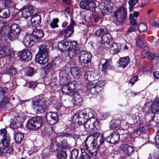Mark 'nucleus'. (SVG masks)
<instances>
[{
    "mask_svg": "<svg viewBox=\"0 0 159 159\" xmlns=\"http://www.w3.org/2000/svg\"><path fill=\"white\" fill-rule=\"evenodd\" d=\"M127 16V9L123 7H120L114 12L113 21L117 25L123 24Z\"/></svg>",
    "mask_w": 159,
    "mask_h": 159,
    "instance_id": "1",
    "label": "nucleus"
},
{
    "mask_svg": "<svg viewBox=\"0 0 159 159\" xmlns=\"http://www.w3.org/2000/svg\"><path fill=\"white\" fill-rule=\"evenodd\" d=\"M48 49L46 46L41 44L39 50L36 55V61L41 64L44 65L47 62L48 60Z\"/></svg>",
    "mask_w": 159,
    "mask_h": 159,
    "instance_id": "2",
    "label": "nucleus"
},
{
    "mask_svg": "<svg viewBox=\"0 0 159 159\" xmlns=\"http://www.w3.org/2000/svg\"><path fill=\"white\" fill-rule=\"evenodd\" d=\"M43 120L40 117H34L28 120L26 127L29 129L37 130L41 126Z\"/></svg>",
    "mask_w": 159,
    "mask_h": 159,
    "instance_id": "3",
    "label": "nucleus"
},
{
    "mask_svg": "<svg viewBox=\"0 0 159 159\" xmlns=\"http://www.w3.org/2000/svg\"><path fill=\"white\" fill-rule=\"evenodd\" d=\"M91 54L85 51H81L80 53L79 58L81 65L86 67L90 66L91 65Z\"/></svg>",
    "mask_w": 159,
    "mask_h": 159,
    "instance_id": "4",
    "label": "nucleus"
},
{
    "mask_svg": "<svg viewBox=\"0 0 159 159\" xmlns=\"http://www.w3.org/2000/svg\"><path fill=\"white\" fill-rule=\"evenodd\" d=\"M21 32V28L18 25L12 23L10 26V30L8 33V38L11 41L18 39Z\"/></svg>",
    "mask_w": 159,
    "mask_h": 159,
    "instance_id": "5",
    "label": "nucleus"
},
{
    "mask_svg": "<svg viewBox=\"0 0 159 159\" xmlns=\"http://www.w3.org/2000/svg\"><path fill=\"white\" fill-rule=\"evenodd\" d=\"M67 95L68 96V99L72 101L74 105L79 106L83 104V99L77 91L69 93Z\"/></svg>",
    "mask_w": 159,
    "mask_h": 159,
    "instance_id": "6",
    "label": "nucleus"
},
{
    "mask_svg": "<svg viewBox=\"0 0 159 159\" xmlns=\"http://www.w3.org/2000/svg\"><path fill=\"white\" fill-rule=\"evenodd\" d=\"M32 107L37 114H41L46 108V102L43 99H39L33 102Z\"/></svg>",
    "mask_w": 159,
    "mask_h": 159,
    "instance_id": "7",
    "label": "nucleus"
},
{
    "mask_svg": "<svg viewBox=\"0 0 159 159\" xmlns=\"http://www.w3.org/2000/svg\"><path fill=\"white\" fill-rule=\"evenodd\" d=\"M0 149L8 147L10 144V137L7 134V131L3 129L0 131Z\"/></svg>",
    "mask_w": 159,
    "mask_h": 159,
    "instance_id": "8",
    "label": "nucleus"
},
{
    "mask_svg": "<svg viewBox=\"0 0 159 159\" xmlns=\"http://www.w3.org/2000/svg\"><path fill=\"white\" fill-rule=\"evenodd\" d=\"M75 25V22L73 19L71 17L69 25L65 29L60 30L59 31V35L61 36L64 35L65 38H69L73 34L74 31V26Z\"/></svg>",
    "mask_w": 159,
    "mask_h": 159,
    "instance_id": "9",
    "label": "nucleus"
},
{
    "mask_svg": "<svg viewBox=\"0 0 159 159\" xmlns=\"http://www.w3.org/2000/svg\"><path fill=\"white\" fill-rule=\"evenodd\" d=\"M80 8L84 10H89L91 11L95 10L96 4L93 0H83L79 4Z\"/></svg>",
    "mask_w": 159,
    "mask_h": 159,
    "instance_id": "10",
    "label": "nucleus"
},
{
    "mask_svg": "<svg viewBox=\"0 0 159 159\" xmlns=\"http://www.w3.org/2000/svg\"><path fill=\"white\" fill-rule=\"evenodd\" d=\"M76 44V41H65L62 40L59 42L57 44V47L60 51L62 52L68 51L71 48V45L75 46Z\"/></svg>",
    "mask_w": 159,
    "mask_h": 159,
    "instance_id": "11",
    "label": "nucleus"
},
{
    "mask_svg": "<svg viewBox=\"0 0 159 159\" xmlns=\"http://www.w3.org/2000/svg\"><path fill=\"white\" fill-rule=\"evenodd\" d=\"M20 11L21 12L22 17L25 18L31 16L35 12V10L34 7L30 5H28L23 7Z\"/></svg>",
    "mask_w": 159,
    "mask_h": 159,
    "instance_id": "12",
    "label": "nucleus"
},
{
    "mask_svg": "<svg viewBox=\"0 0 159 159\" xmlns=\"http://www.w3.org/2000/svg\"><path fill=\"white\" fill-rule=\"evenodd\" d=\"M45 118L48 123L51 125L57 123L58 121V116L57 112L48 113L46 115Z\"/></svg>",
    "mask_w": 159,
    "mask_h": 159,
    "instance_id": "13",
    "label": "nucleus"
},
{
    "mask_svg": "<svg viewBox=\"0 0 159 159\" xmlns=\"http://www.w3.org/2000/svg\"><path fill=\"white\" fill-rule=\"evenodd\" d=\"M34 37L29 34H26L23 37L22 42L26 47H30L35 44Z\"/></svg>",
    "mask_w": 159,
    "mask_h": 159,
    "instance_id": "14",
    "label": "nucleus"
},
{
    "mask_svg": "<svg viewBox=\"0 0 159 159\" xmlns=\"http://www.w3.org/2000/svg\"><path fill=\"white\" fill-rule=\"evenodd\" d=\"M24 120L21 116H17L14 117L13 120L11 121L10 127L12 129H17L20 128L22 125V122Z\"/></svg>",
    "mask_w": 159,
    "mask_h": 159,
    "instance_id": "15",
    "label": "nucleus"
},
{
    "mask_svg": "<svg viewBox=\"0 0 159 159\" xmlns=\"http://www.w3.org/2000/svg\"><path fill=\"white\" fill-rule=\"evenodd\" d=\"M120 135L116 132L111 134L109 136L105 138V140L107 142L111 144L118 143L120 140Z\"/></svg>",
    "mask_w": 159,
    "mask_h": 159,
    "instance_id": "16",
    "label": "nucleus"
},
{
    "mask_svg": "<svg viewBox=\"0 0 159 159\" xmlns=\"http://www.w3.org/2000/svg\"><path fill=\"white\" fill-rule=\"evenodd\" d=\"M3 72L5 74H8L9 75H15L16 72V69L9 64H6L2 67Z\"/></svg>",
    "mask_w": 159,
    "mask_h": 159,
    "instance_id": "17",
    "label": "nucleus"
},
{
    "mask_svg": "<svg viewBox=\"0 0 159 159\" xmlns=\"http://www.w3.org/2000/svg\"><path fill=\"white\" fill-rule=\"evenodd\" d=\"M97 143H92L90 145L88 146L85 144V149L87 150L90 154L93 156H95L97 154Z\"/></svg>",
    "mask_w": 159,
    "mask_h": 159,
    "instance_id": "18",
    "label": "nucleus"
},
{
    "mask_svg": "<svg viewBox=\"0 0 159 159\" xmlns=\"http://www.w3.org/2000/svg\"><path fill=\"white\" fill-rule=\"evenodd\" d=\"M19 55L23 61H28L31 59L32 55L29 50L25 49L19 52Z\"/></svg>",
    "mask_w": 159,
    "mask_h": 159,
    "instance_id": "19",
    "label": "nucleus"
},
{
    "mask_svg": "<svg viewBox=\"0 0 159 159\" xmlns=\"http://www.w3.org/2000/svg\"><path fill=\"white\" fill-rule=\"evenodd\" d=\"M41 19L40 15L36 14H32L30 19L32 26L35 28H37L41 23Z\"/></svg>",
    "mask_w": 159,
    "mask_h": 159,
    "instance_id": "20",
    "label": "nucleus"
},
{
    "mask_svg": "<svg viewBox=\"0 0 159 159\" xmlns=\"http://www.w3.org/2000/svg\"><path fill=\"white\" fill-rule=\"evenodd\" d=\"M119 149L124 154L128 156L132 154L134 151V149L131 146L125 143L121 145Z\"/></svg>",
    "mask_w": 159,
    "mask_h": 159,
    "instance_id": "21",
    "label": "nucleus"
},
{
    "mask_svg": "<svg viewBox=\"0 0 159 159\" xmlns=\"http://www.w3.org/2000/svg\"><path fill=\"white\" fill-rule=\"evenodd\" d=\"M86 111H82L80 112L78 115V123L80 125H84L87 121V117H86Z\"/></svg>",
    "mask_w": 159,
    "mask_h": 159,
    "instance_id": "22",
    "label": "nucleus"
},
{
    "mask_svg": "<svg viewBox=\"0 0 159 159\" xmlns=\"http://www.w3.org/2000/svg\"><path fill=\"white\" fill-rule=\"evenodd\" d=\"M81 69L79 67H73L70 69L71 74L75 79L78 78L81 76Z\"/></svg>",
    "mask_w": 159,
    "mask_h": 159,
    "instance_id": "23",
    "label": "nucleus"
},
{
    "mask_svg": "<svg viewBox=\"0 0 159 159\" xmlns=\"http://www.w3.org/2000/svg\"><path fill=\"white\" fill-rule=\"evenodd\" d=\"M32 35L34 37L35 41H38L43 37L44 33L41 30L36 29L33 31Z\"/></svg>",
    "mask_w": 159,
    "mask_h": 159,
    "instance_id": "24",
    "label": "nucleus"
},
{
    "mask_svg": "<svg viewBox=\"0 0 159 159\" xmlns=\"http://www.w3.org/2000/svg\"><path fill=\"white\" fill-rule=\"evenodd\" d=\"M109 5L107 4L105 7V4L103 2L99 4V8L101 10V12L103 15H107L110 13L111 7H108Z\"/></svg>",
    "mask_w": 159,
    "mask_h": 159,
    "instance_id": "25",
    "label": "nucleus"
},
{
    "mask_svg": "<svg viewBox=\"0 0 159 159\" xmlns=\"http://www.w3.org/2000/svg\"><path fill=\"white\" fill-rule=\"evenodd\" d=\"M110 52L113 54H116L120 51V46L116 43L112 42L110 44L109 46Z\"/></svg>",
    "mask_w": 159,
    "mask_h": 159,
    "instance_id": "26",
    "label": "nucleus"
},
{
    "mask_svg": "<svg viewBox=\"0 0 159 159\" xmlns=\"http://www.w3.org/2000/svg\"><path fill=\"white\" fill-rule=\"evenodd\" d=\"M78 44L77 42L76 41V44L75 46H73L71 45V48H70L69 50L68 51L69 52L68 55L70 58H72L75 57L76 54L78 53L79 51L77 49L76 46Z\"/></svg>",
    "mask_w": 159,
    "mask_h": 159,
    "instance_id": "27",
    "label": "nucleus"
},
{
    "mask_svg": "<svg viewBox=\"0 0 159 159\" xmlns=\"http://www.w3.org/2000/svg\"><path fill=\"white\" fill-rule=\"evenodd\" d=\"M77 84V82L75 81L69 82L68 87H66V90H64V89L62 88L61 91L68 95L69 93H71L73 91H72L71 89L74 88L75 87V86Z\"/></svg>",
    "mask_w": 159,
    "mask_h": 159,
    "instance_id": "28",
    "label": "nucleus"
},
{
    "mask_svg": "<svg viewBox=\"0 0 159 159\" xmlns=\"http://www.w3.org/2000/svg\"><path fill=\"white\" fill-rule=\"evenodd\" d=\"M104 62L102 64V70L105 72L108 69H110L111 67L112 63V59L111 58L104 59Z\"/></svg>",
    "mask_w": 159,
    "mask_h": 159,
    "instance_id": "29",
    "label": "nucleus"
},
{
    "mask_svg": "<svg viewBox=\"0 0 159 159\" xmlns=\"http://www.w3.org/2000/svg\"><path fill=\"white\" fill-rule=\"evenodd\" d=\"M129 60L128 57H120L119 59V64L120 66L123 68H125L129 63Z\"/></svg>",
    "mask_w": 159,
    "mask_h": 159,
    "instance_id": "30",
    "label": "nucleus"
},
{
    "mask_svg": "<svg viewBox=\"0 0 159 159\" xmlns=\"http://www.w3.org/2000/svg\"><path fill=\"white\" fill-rule=\"evenodd\" d=\"M14 138L16 143H20L24 138V135L23 134L17 131L14 133Z\"/></svg>",
    "mask_w": 159,
    "mask_h": 159,
    "instance_id": "31",
    "label": "nucleus"
},
{
    "mask_svg": "<svg viewBox=\"0 0 159 159\" xmlns=\"http://www.w3.org/2000/svg\"><path fill=\"white\" fill-rule=\"evenodd\" d=\"M9 51V48L7 46L5 45L0 46V58L7 56Z\"/></svg>",
    "mask_w": 159,
    "mask_h": 159,
    "instance_id": "32",
    "label": "nucleus"
},
{
    "mask_svg": "<svg viewBox=\"0 0 159 159\" xmlns=\"http://www.w3.org/2000/svg\"><path fill=\"white\" fill-rule=\"evenodd\" d=\"M159 111V99L156 100L151 106V111L153 113H155Z\"/></svg>",
    "mask_w": 159,
    "mask_h": 159,
    "instance_id": "33",
    "label": "nucleus"
},
{
    "mask_svg": "<svg viewBox=\"0 0 159 159\" xmlns=\"http://www.w3.org/2000/svg\"><path fill=\"white\" fill-rule=\"evenodd\" d=\"M10 15V11L7 8H2L0 10V17L2 18H8Z\"/></svg>",
    "mask_w": 159,
    "mask_h": 159,
    "instance_id": "34",
    "label": "nucleus"
},
{
    "mask_svg": "<svg viewBox=\"0 0 159 159\" xmlns=\"http://www.w3.org/2000/svg\"><path fill=\"white\" fill-rule=\"evenodd\" d=\"M108 32L106 29L101 28L96 30L95 32V34L97 36L102 37L105 34H107Z\"/></svg>",
    "mask_w": 159,
    "mask_h": 159,
    "instance_id": "35",
    "label": "nucleus"
},
{
    "mask_svg": "<svg viewBox=\"0 0 159 159\" xmlns=\"http://www.w3.org/2000/svg\"><path fill=\"white\" fill-rule=\"evenodd\" d=\"M146 44V42L144 40L142 39L140 35H139L136 39V45L140 48L143 47Z\"/></svg>",
    "mask_w": 159,
    "mask_h": 159,
    "instance_id": "36",
    "label": "nucleus"
},
{
    "mask_svg": "<svg viewBox=\"0 0 159 159\" xmlns=\"http://www.w3.org/2000/svg\"><path fill=\"white\" fill-rule=\"evenodd\" d=\"M101 39L102 42L107 43L109 44L112 42L111 36L108 34V33L102 36Z\"/></svg>",
    "mask_w": 159,
    "mask_h": 159,
    "instance_id": "37",
    "label": "nucleus"
},
{
    "mask_svg": "<svg viewBox=\"0 0 159 159\" xmlns=\"http://www.w3.org/2000/svg\"><path fill=\"white\" fill-rule=\"evenodd\" d=\"M59 82L61 85L64 86L62 88L64 89V90H66V87H68L69 82L67 78L64 77L61 78Z\"/></svg>",
    "mask_w": 159,
    "mask_h": 159,
    "instance_id": "38",
    "label": "nucleus"
},
{
    "mask_svg": "<svg viewBox=\"0 0 159 159\" xmlns=\"http://www.w3.org/2000/svg\"><path fill=\"white\" fill-rule=\"evenodd\" d=\"M13 151V149L11 148H8V147L6 148H3L0 149V155L2 156H5L6 155V153H10Z\"/></svg>",
    "mask_w": 159,
    "mask_h": 159,
    "instance_id": "39",
    "label": "nucleus"
},
{
    "mask_svg": "<svg viewBox=\"0 0 159 159\" xmlns=\"http://www.w3.org/2000/svg\"><path fill=\"white\" fill-rule=\"evenodd\" d=\"M99 136V133H96L89 135L88 139H93V141L92 143H97V141L98 140Z\"/></svg>",
    "mask_w": 159,
    "mask_h": 159,
    "instance_id": "40",
    "label": "nucleus"
},
{
    "mask_svg": "<svg viewBox=\"0 0 159 159\" xmlns=\"http://www.w3.org/2000/svg\"><path fill=\"white\" fill-rule=\"evenodd\" d=\"M159 58V53H151L148 57V60L152 61L153 60H157Z\"/></svg>",
    "mask_w": 159,
    "mask_h": 159,
    "instance_id": "41",
    "label": "nucleus"
},
{
    "mask_svg": "<svg viewBox=\"0 0 159 159\" xmlns=\"http://www.w3.org/2000/svg\"><path fill=\"white\" fill-rule=\"evenodd\" d=\"M149 159H159V152L154 151L151 152L149 155Z\"/></svg>",
    "mask_w": 159,
    "mask_h": 159,
    "instance_id": "42",
    "label": "nucleus"
},
{
    "mask_svg": "<svg viewBox=\"0 0 159 159\" xmlns=\"http://www.w3.org/2000/svg\"><path fill=\"white\" fill-rule=\"evenodd\" d=\"M59 146L60 148L63 149H67L69 148L70 146L66 140L65 139H63L60 142Z\"/></svg>",
    "mask_w": 159,
    "mask_h": 159,
    "instance_id": "43",
    "label": "nucleus"
},
{
    "mask_svg": "<svg viewBox=\"0 0 159 159\" xmlns=\"http://www.w3.org/2000/svg\"><path fill=\"white\" fill-rule=\"evenodd\" d=\"M1 98V99H0V107L1 108H3L5 107L6 104L8 102V99L4 95H2Z\"/></svg>",
    "mask_w": 159,
    "mask_h": 159,
    "instance_id": "44",
    "label": "nucleus"
},
{
    "mask_svg": "<svg viewBox=\"0 0 159 159\" xmlns=\"http://www.w3.org/2000/svg\"><path fill=\"white\" fill-rule=\"evenodd\" d=\"M57 156L59 159H66L67 157L66 153L65 151L62 150L59 151L57 153Z\"/></svg>",
    "mask_w": 159,
    "mask_h": 159,
    "instance_id": "45",
    "label": "nucleus"
},
{
    "mask_svg": "<svg viewBox=\"0 0 159 159\" xmlns=\"http://www.w3.org/2000/svg\"><path fill=\"white\" fill-rule=\"evenodd\" d=\"M143 49L142 52V57L145 58L148 56L149 49L148 47L145 45L143 47Z\"/></svg>",
    "mask_w": 159,
    "mask_h": 159,
    "instance_id": "46",
    "label": "nucleus"
},
{
    "mask_svg": "<svg viewBox=\"0 0 159 159\" xmlns=\"http://www.w3.org/2000/svg\"><path fill=\"white\" fill-rule=\"evenodd\" d=\"M93 120H87L84 125V127L88 129H93Z\"/></svg>",
    "mask_w": 159,
    "mask_h": 159,
    "instance_id": "47",
    "label": "nucleus"
},
{
    "mask_svg": "<svg viewBox=\"0 0 159 159\" xmlns=\"http://www.w3.org/2000/svg\"><path fill=\"white\" fill-rule=\"evenodd\" d=\"M34 73V68L31 67H29L27 69V70L25 72V75L26 76H30L33 75Z\"/></svg>",
    "mask_w": 159,
    "mask_h": 159,
    "instance_id": "48",
    "label": "nucleus"
},
{
    "mask_svg": "<svg viewBox=\"0 0 159 159\" xmlns=\"http://www.w3.org/2000/svg\"><path fill=\"white\" fill-rule=\"evenodd\" d=\"M71 157L70 159H76L79 155V150L77 149H74L71 152Z\"/></svg>",
    "mask_w": 159,
    "mask_h": 159,
    "instance_id": "49",
    "label": "nucleus"
},
{
    "mask_svg": "<svg viewBox=\"0 0 159 159\" xmlns=\"http://www.w3.org/2000/svg\"><path fill=\"white\" fill-rule=\"evenodd\" d=\"M139 31L141 32H143L147 30V25L144 23L140 24L138 26Z\"/></svg>",
    "mask_w": 159,
    "mask_h": 159,
    "instance_id": "50",
    "label": "nucleus"
},
{
    "mask_svg": "<svg viewBox=\"0 0 159 159\" xmlns=\"http://www.w3.org/2000/svg\"><path fill=\"white\" fill-rule=\"evenodd\" d=\"M59 19L57 18L53 19L50 25L51 27L52 28L58 27V25L57 23Z\"/></svg>",
    "mask_w": 159,
    "mask_h": 159,
    "instance_id": "51",
    "label": "nucleus"
},
{
    "mask_svg": "<svg viewBox=\"0 0 159 159\" xmlns=\"http://www.w3.org/2000/svg\"><path fill=\"white\" fill-rule=\"evenodd\" d=\"M95 87V84L91 81H88L87 83L86 88L88 91H91L92 89H94Z\"/></svg>",
    "mask_w": 159,
    "mask_h": 159,
    "instance_id": "52",
    "label": "nucleus"
},
{
    "mask_svg": "<svg viewBox=\"0 0 159 159\" xmlns=\"http://www.w3.org/2000/svg\"><path fill=\"white\" fill-rule=\"evenodd\" d=\"M37 83L36 81H30L28 83L27 86L30 88L34 89L37 86Z\"/></svg>",
    "mask_w": 159,
    "mask_h": 159,
    "instance_id": "53",
    "label": "nucleus"
},
{
    "mask_svg": "<svg viewBox=\"0 0 159 159\" xmlns=\"http://www.w3.org/2000/svg\"><path fill=\"white\" fill-rule=\"evenodd\" d=\"M58 146L56 143L51 144L49 149L51 152L54 151L58 149Z\"/></svg>",
    "mask_w": 159,
    "mask_h": 159,
    "instance_id": "54",
    "label": "nucleus"
},
{
    "mask_svg": "<svg viewBox=\"0 0 159 159\" xmlns=\"http://www.w3.org/2000/svg\"><path fill=\"white\" fill-rule=\"evenodd\" d=\"M94 93L95 94L99 93L100 92H101L102 89V87H100V86H99L97 84H95V87L94 88Z\"/></svg>",
    "mask_w": 159,
    "mask_h": 159,
    "instance_id": "55",
    "label": "nucleus"
},
{
    "mask_svg": "<svg viewBox=\"0 0 159 159\" xmlns=\"http://www.w3.org/2000/svg\"><path fill=\"white\" fill-rule=\"evenodd\" d=\"M129 19H130V24L132 25L136 26L137 24L134 18L133 15L131 13L129 14Z\"/></svg>",
    "mask_w": 159,
    "mask_h": 159,
    "instance_id": "56",
    "label": "nucleus"
},
{
    "mask_svg": "<svg viewBox=\"0 0 159 159\" xmlns=\"http://www.w3.org/2000/svg\"><path fill=\"white\" fill-rule=\"evenodd\" d=\"M110 44L107 43L102 42L100 46V48L107 50L109 48Z\"/></svg>",
    "mask_w": 159,
    "mask_h": 159,
    "instance_id": "57",
    "label": "nucleus"
},
{
    "mask_svg": "<svg viewBox=\"0 0 159 159\" xmlns=\"http://www.w3.org/2000/svg\"><path fill=\"white\" fill-rule=\"evenodd\" d=\"M93 129L94 128H95L96 129H98L99 128V122L98 120L96 119H95L94 121H93Z\"/></svg>",
    "mask_w": 159,
    "mask_h": 159,
    "instance_id": "58",
    "label": "nucleus"
},
{
    "mask_svg": "<svg viewBox=\"0 0 159 159\" xmlns=\"http://www.w3.org/2000/svg\"><path fill=\"white\" fill-rule=\"evenodd\" d=\"M80 158V159H91V157L86 153L82 154Z\"/></svg>",
    "mask_w": 159,
    "mask_h": 159,
    "instance_id": "59",
    "label": "nucleus"
},
{
    "mask_svg": "<svg viewBox=\"0 0 159 159\" xmlns=\"http://www.w3.org/2000/svg\"><path fill=\"white\" fill-rule=\"evenodd\" d=\"M145 129L143 127H141L137 129L135 131V133L138 135H140L141 133L144 132Z\"/></svg>",
    "mask_w": 159,
    "mask_h": 159,
    "instance_id": "60",
    "label": "nucleus"
},
{
    "mask_svg": "<svg viewBox=\"0 0 159 159\" xmlns=\"http://www.w3.org/2000/svg\"><path fill=\"white\" fill-rule=\"evenodd\" d=\"M138 78V76H135L130 78L129 80V82L131 84L133 85H134V83L137 80Z\"/></svg>",
    "mask_w": 159,
    "mask_h": 159,
    "instance_id": "61",
    "label": "nucleus"
},
{
    "mask_svg": "<svg viewBox=\"0 0 159 159\" xmlns=\"http://www.w3.org/2000/svg\"><path fill=\"white\" fill-rule=\"evenodd\" d=\"M8 92V89L6 87H0V95H4L6 93Z\"/></svg>",
    "mask_w": 159,
    "mask_h": 159,
    "instance_id": "62",
    "label": "nucleus"
},
{
    "mask_svg": "<svg viewBox=\"0 0 159 159\" xmlns=\"http://www.w3.org/2000/svg\"><path fill=\"white\" fill-rule=\"evenodd\" d=\"M71 135V134L69 133L66 132H63L60 133L58 134V136L60 137H68Z\"/></svg>",
    "mask_w": 159,
    "mask_h": 159,
    "instance_id": "63",
    "label": "nucleus"
},
{
    "mask_svg": "<svg viewBox=\"0 0 159 159\" xmlns=\"http://www.w3.org/2000/svg\"><path fill=\"white\" fill-rule=\"evenodd\" d=\"M136 26L131 25L128 30V32L129 33H131L132 32H135L136 30Z\"/></svg>",
    "mask_w": 159,
    "mask_h": 159,
    "instance_id": "64",
    "label": "nucleus"
}]
</instances>
